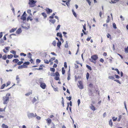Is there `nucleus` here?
Segmentation results:
<instances>
[{"label":"nucleus","instance_id":"46","mask_svg":"<svg viewBox=\"0 0 128 128\" xmlns=\"http://www.w3.org/2000/svg\"><path fill=\"white\" fill-rule=\"evenodd\" d=\"M6 86V84H3L2 85V86L0 88L1 89H3L5 86Z\"/></svg>","mask_w":128,"mask_h":128},{"label":"nucleus","instance_id":"62","mask_svg":"<svg viewBox=\"0 0 128 128\" xmlns=\"http://www.w3.org/2000/svg\"><path fill=\"white\" fill-rule=\"evenodd\" d=\"M50 75L51 76H55V74L54 72H52Z\"/></svg>","mask_w":128,"mask_h":128},{"label":"nucleus","instance_id":"28","mask_svg":"<svg viewBox=\"0 0 128 128\" xmlns=\"http://www.w3.org/2000/svg\"><path fill=\"white\" fill-rule=\"evenodd\" d=\"M118 1L119 0H111V2L112 3L114 4L116 3V2H118Z\"/></svg>","mask_w":128,"mask_h":128},{"label":"nucleus","instance_id":"4","mask_svg":"<svg viewBox=\"0 0 128 128\" xmlns=\"http://www.w3.org/2000/svg\"><path fill=\"white\" fill-rule=\"evenodd\" d=\"M37 1L34 0H29V2L28 4L29 5H32L36 4H35L36 2Z\"/></svg>","mask_w":128,"mask_h":128},{"label":"nucleus","instance_id":"33","mask_svg":"<svg viewBox=\"0 0 128 128\" xmlns=\"http://www.w3.org/2000/svg\"><path fill=\"white\" fill-rule=\"evenodd\" d=\"M23 63V62L22 61H19L18 62L17 64L18 65H20L22 64Z\"/></svg>","mask_w":128,"mask_h":128},{"label":"nucleus","instance_id":"35","mask_svg":"<svg viewBox=\"0 0 128 128\" xmlns=\"http://www.w3.org/2000/svg\"><path fill=\"white\" fill-rule=\"evenodd\" d=\"M70 1V0H67V2H66V4L68 7L69 6L68 4H69Z\"/></svg>","mask_w":128,"mask_h":128},{"label":"nucleus","instance_id":"6","mask_svg":"<svg viewBox=\"0 0 128 128\" xmlns=\"http://www.w3.org/2000/svg\"><path fill=\"white\" fill-rule=\"evenodd\" d=\"M91 58L94 60L96 61L98 58V57L97 55L95 54L92 56Z\"/></svg>","mask_w":128,"mask_h":128},{"label":"nucleus","instance_id":"54","mask_svg":"<svg viewBox=\"0 0 128 128\" xmlns=\"http://www.w3.org/2000/svg\"><path fill=\"white\" fill-rule=\"evenodd\" d=\"M64 66L65 68H67V63L66 62H65L64 63Z\"/></svg>","mask_w":128,"mask_h":128},{"label":"nucleus","instance_id":"13","mask_svg":"<svg viewBox=\"0 0 128 128\" xmlns=\"http://www.w3.org/2000/svg\"><path fill=\"white\" fill-rule=\"evenodd\" d=\"M61 41H58V42L57 43V46L59 48H60V46H61Z\"/></svg>","mask_w":128,"mask_h":128},{"label":"nucleus","instance_id":"11","mask_svg":"<svg viewBox=\"0 0 128 128\" xmlns=\"http://www.w3.org/2000/svg\"><path fill=\"white\" fill-rule=\"evenodd\" d=\"M36 98H37V99H36V98L34 97L32 101V102L33 104H34L36 101H37V100H38V96L36 97Z\"/></svg>","mask_w":128,"mask_h":128},{"label":"nucleus","instance_id":"36","mask_svg":"<svg viewBox=\"0 0 128 128\" xmlns=\"http://www.w3.org/2000/svg\"><path fill=\"white\" fill-rule=\"evenodd\" d=\"M39 82L40 84L43 83V81L42 79V78H40L39 80Z\"/></svg>","mask_w":128,"mask_h":128},{"label":"nucleus","instance_id":"45","mask_svg":"<svg viewBox=\"0 0 128 128\" xmlns=\"http://www.w3.org/2000/svg\"><path fill=\"white\" fill-rule=\"evenodd\" d=\"M20 56H26V54H25L24 53L22 52L20 54Z\"/></svg>","mask_w":128,"mask_h":128},{"label":"nucleus","instance_id":"31","mask_svg":"<svg viewBox=\"0 0 128 128\" xmlns=\"http://www.w3.org/2000/svg\"><path fill=\"white\" fill-rule=\"evenodd\" d=\"M54 79L56 80H60L59 77L58 76H56L55 77Z\"/></svg>","mask_w":128,"mask_h":128},{"label":"nucleus","instance_id":"43","mask_svg":"<svg viewBox=\"0 0 128 128\" xmlns=\"http://www.w3.org/2000/svg\"><path fill=\"white\" fill-rule=\"evenodd\" d=\"M50 70L53 72H54L55 71V69L54 68H50Z\"/></svg>","mask_w":128,"mask_h":128},{"label":"nucleus","instance_id":"50","mask_svg":"<svg viewBox=\"0 0 128 128\" xmlns=\"http://www.w3.org/2000/svg\"><path fill=\"white\" fill-rule=\"evenodd\" d=\"M109 18H110V16H108V18H107V20H106V23H108L109 22V21H110Z\"/></svg>","mask_w":128,"mask_h":128},{"label":"nucleus","instance_id":"53","mask_svg":"<svg viewBox=\"0 0 128 128\" xmlns=\"http://www.w3.org/2000/svg\"><path fill=\"white\" fill-rule=\"evenodd\" d=\"M52 44L54 46H56V41L55 40L53 42H52Z\"/></svg>","mask_w":128,"mask_h":128},{"label":"nucleus","instance_id":"61","mask_svg":"<svg viewBox=\"0 0 128 128\" xmlns=\"http://www.w3.org/2000/svg\"><path fill=\"white\" fill-rule=\"evenodd\" d=\"M70 74H68V77L67 79L68 80H69L70 79Z\"/></svg>","mask_w":128,"mask_h":128},{"label":"nucleus","instance_id":"34","mask_svg":"<svg viewBox=\"0 0 128 128\" xmlns=\"http://www.w3.org/2000/svg\"><path fill=\"white\" fill-rule=\"evenodd\" d=\"M23 68H24V67L23 66V65H21L19 66L18 67V69H22Z\"/></svg>","mask_w":128,"mask_h":128},{"label":"nucleus","instance_id":"5","mask_svg":"<svg viewBox=\"0 0 128 128\" xmlns=\"http://www.w3.org/2000/svg\"><path fill=\"white\" fill-rule=\"evenodd\" d=\"M30 64V62L29 61L23 63V66H24V68H27V66L29 65Z\"/></svg>","mask_w":128,"mask_h":128},{"label":"nucleus","instance_id":"55","mask_svg":"<svg viewBox=\"0 0 128 128\" xmlns=\"http://www.w3.org/2000/svg\"><path fill=\"white\" fill-rule=\"evenodd\" d=\"M83 28L84 30L86 31V24H85L84 25H83Z\"/></svg>","mask_w":128,"mask_h":128},{"label":"nucleus","instance_id":"3","mask_svg":"<svg viewBox=\"0 0 128 128\" xmlns=\"http://www.w3.org/2000/svg\"><path fill=\"white\" fill-rule=\"evenodd\" d=\"M78 86L80 89H82L83 88V86L82 84V82L81 81H79L78 82Z\"/></svg>","mask_w":128,"mask_h":128},{"label":"nucleus","instance_id":"59","mask_svg":"<svg viewBox=\"0 0 128 128\" xmlns=\"http://www.w3.org/2000/svg\"><path fill=\"white\" fill-rule=\"evenodd\" d=\"M86 1L88 2V4L90 5L91 3V2H90V0H86Z\"/></svg>","mask_w":128,"mask_h":128},{"label":"nucleus","instance_id":"49","mask_svg":"<svg viewBox=\"0 0 128 128\" xmlns=\"http://www.w3.org/2000/svg\"><path fill=\"white\" fill-rule=\"evenodd\" d=\"M112 119L114 121H115L117 120V118H116L115 117H113L112 118Z\"/></svg>","mask_w":128,"mask_h":128},{"label":"nucleus","instance_id":"20","mask_svg":"<svg viewBox=\"0 0 128 128\" xmlns=\"http://www.w3.org/2000/svg\"><path fill=\"white\" fill-rule=\"evenodd\" d=\"M2 128H8V126L4 124H2Z\"/></svg>","mask_w":128,"mask_h":128},{"label":"nucleus","instance_id":"41","mask_svg":"<svg viewBox=\"0 0 128 128\" xmlns=\"http://www.w3.org/2000/svg\"><path fill=\"white\" fill-rule=\"evenodd\" d=\"M90 74L89 73L87 72L86 74V78L87 80H88Z\"/></svg>","mask_w":128,"mask_h":128},{"label":"nucleus","instance_id":"9","mask_svg":"<svg viewBox=\"0 0 128 128\" xmlns=\"http://www.w3.org/2000/svg\"><path fill=\"white\" fill-rule=\"evenodd\" d=\"M26 16L22 15V16L21 17L20 19L24 21H25L26 22Z\"/></svg>","mask_w":128,"mask_h":128},{"label":"nucleus","instance_id":"19","mask_svg":"<svg viewBox=\"0 0 128 128\" xmlns=\"http://www.w3.org/2000/svg\"><path fill=\"white\" fill-rule=\"evenodd\" d=\"M19 61V60L18 59H17V58H16V59H14L12 60V62H15L16 63H18V62Z\"/></svg>","mask_w":128,"mask_h":128},{"label":"nucleus","instance_id":"23","mask_svg":"<svg viewBox=\"0 0 128 128\" xmlns=\"http://www.w3.org/2000/svg\"><path fill=\"white\" fill-rule=\"evenodd\" d=\"M42 15L44 17V18H45L47 17V15L46 13L45 12H43L42 13Z\"/></svg>","mask_w":128,"mask_h":128},{"label":"nucleus","instance_id":"57","mask_svg":"<svg viewBox=\"0 0 128 128\" xmlns=\"http://www.w3.org/2000/svg\"><path fill=\"white\" fill-rule=\"evenodd\" d=\"M30 5V7L32 8L34 7V6H36V4H32V5Z\"/></svg>","mask_w":128,"mask_h":128},{"label":"nucleus","instance_id":"47","mask_svg":"<svg viewBox=\"0 0 128 128\" xmlns=\"http://www.w3.org/2000/svg\"><path fill=\"white\" fill-rule=\"evenodd\" d=\"M40 60L38 59H37L36 60V62L37 63L39 64L40 63Z\"/></svg>","mask_w":128,"mask_h":128},{"label":"nucleus","instance_id":"25","mask_svg":"<svg viewBox=\"0 0 128 128\" xmlns=\"http://www.w3.org/2000/svg\"><path fill=\"white\" fill-rule=\"evenodd\" d=\"M72 12L73 15L74 16L76 17L77 15L76 14V13L74 12V10L73 9L72 10Z\"/></svg>","mask_w":128,"mask_h":128},{"label":"nucleus","instance_id":"40","mask_svg":"<svg viewBox=\"0 0 128 128\" xmlns=\"http://www.w3.org/2000/svg\"><path fill=\"white\" fill-rule=\"evenodd\" d=\"M55 59V57L51 58L49 60V62H51L52 60H54Z\"/></svg>","mask_w":128,"mask_h":128},{"label":"nucleus","instance_id":"52","mask_svg":"<svg viewBox=\"0 0 128 128\" xmlns=\"http://www.w3.org/2000/svg\"><path fill=\"white\" fill-rule=\"evenodd\" d=\"M32 92H28L26 94H25V95L26 96H29L30 94H32Z\"/></svg>","mask_w":128,"mask_h":128},{"label":"nucleus","instance_id":"32","mask_svg":"<svg viewBox=\"0 0 128 128\" xmlns=\"http://www.w3.org/2000/svg\"><path fill=\"white\" fill-rule=\"evenodd\" d=\"M108 78L109 79H112V80H114L115 79L114 77L112 76H109Z\"/></svg>","mask_w":128,"mask_h":128},{"label":"nucleus","instance_id":"44","mask_svg":"<svg viewBox=\"0 0 128 128\" xmlns=\"http://www.w3.org/2000/svg\"><path fill=\"white\" fill-rule=\"evenodd\" d=\"M112 26H113V27L114 28H115V29L117 27H116V24H115L114 23L112 24Z\"/></svg>","mask_w":128,"mask_h":128},{"label":"nucleus","instance_id":"64","mask_svg":"<svg viewBox=\"0 0 128 128\" xmlns=\"http://www.w3.org/2000/svg\"><path fill=\"white\" fill-rule=\"evenodd\" d=\"M57 66V64H54L53 66V68H56Z\"/></svg>","mask_w":128,"mask_h":128},{"label":"nucleus","instance_id":"30","mask_svg":"<svg viewBox=\"0 0 128 128\" xmlns=\"http://www.w3.org/2000/svg\"><path fill=\"white\" fill-rule=\"evenodd\" d=\"M44 62L46 64H48L49 63V61H48V60L46 59H45L44 60Z\"/></svg>","mask_w":128,"mask_h":128},{"label":"nucleus","instance_id":"14","mask_svg":"<svg viewBox=\"0 0 128 128\" xmlns=\"http://www.w3.org/2000/svg\"><path fill=\"white\" fill-rule=\"evenodd\" d=\"M17 29V28H12L10 30V33H12L14 32L15 31H16Z\"/></svg>","mask_w":128,"mask_h":128},{"label":"nucleus","instance_id":"24","mask_svg":"<svg viewBox=\"0 0 128 128\" xmlns=\"http://www.w3.org/2000/svg\"><path fill=\"white\" fill-rule=\"evenodd\" d=\"M109 124L111 127L112 126V122L111 119L110 120L109 122Z\"/></svg>","mask_w":128,"mask_h":128},{"label":"nucleus","instance_id":"60","mask_svg":"<svg viewBox=\"0 0 128 128\" xmlns=\"http://www.w3.org/2000/svg\"><path fill=\"white\" fill-rule=\"evenodd\" d=\"M114 81L118 83L119 84H121L120 82L118 80H114Z\"/></svg>","mask_w":128,"mask_h":128},{"label":"nucleus","instance_id":"8","mask_svg":"<svg viewBox=\"0 0 128 128\" xmlns=\"http://www.w3.org/2000/svg\"><path fill=\"white\" fill-rule=\"evenodd\" d=\"M40 87L43 89H44L46 88V85L45 83H42L40 84Z\"/></svg>","mask_w":128,"mask_h":128},{"label":"nucleus","instance_id":"15","mask_svg":"<svg viewBox=\"0 0 128 128\" xmlns=\"http://www.w3.org/2000/svg\"><path fill=\"white\" fill-rule=\"evenodd\" d=\"M29 20H30V21H32L33 20L31 18V17L30 16H28L26 19V20L28 22Z\"/></svg>","mask_w":128,"mask_h":128},{"label":"nucleus","instance_id":"12","mask_svg":"<svg viewBox=\"0 0 128 128\" xmlns=\"http://www.w3.org/2000/svg\"><path fill=\"white\" fill-rule=\"evenodd\" d=\"M22 30L20 28H19L16 31V33L18 34H20L22 32Z\"/></svg>","mask_w":128,"mask_h":128},{"label":"nucleus","instance_id":"27","mask_svg":"<svg viewBox=\"0 0 128 128\" xmlns=\"http://www.w3.org/2000/svg\"><path fill=\"white\" fill-rule=\"evenodd\" d=\"M2 59L4 60H6L7 58V55L6 54H5L2 57Z\"/></svg>","mask_w":128,"mask_h":128},{"label":"nucleus","instance_id":"63","mask_svg":"<svg viewBox=\"0 0 128 128\" xmlns=\"http://www.w3.org/2000/svg\"><path fill=\"white\" fill-rule=\"evenodd\" d=\"M91 38V37H88V38H87L86 39V40L88 41H89L90 40Z\"/></svg>","mask_w":128,"mask_h":128},{"label":"nucleus","instance_id":"51","mask_svg":"<svg viewBox=\"0 0 128 128\" xmlns=\"http://www.w3.org/2000/svg\"><path fill=\"white\" fill-rule=\"evenodd\" d=\"M47 120L48 123L49 124H50L51 122V119L50 118L47 119Z\"/></svg>","mask_w":128,"mask_h":128},{"label":"nucleus","instance_id":"2","mask_svg":"<svg viewBox=\"0 0 128 128\" xmlns=\"http://www.w3.org/2000/svg\"><path fill=\"white\" fill-rule=\"evenodd\" d=\"M6 99L4 100V101L3 104H8V102L9 101V97L8 96H5L4 97Z\"/></svg>","mask_w":128,"mask_h":128},{"label":"nucleus","instance_id":"16","mask_svg":"<svg viewBox=\"0 0 128 128\" xmlns=\"http://www.w3.org/2000/svg\"><path fill=\"white\" fill-rule=\"evenodd\" d=\"M90 108L93 110L94 111L96 110V108L92 104L90 106Z\"/></svg>","mask_w":128,"mask_h":128},{"label":"nucleus","instance_id":"22","mask_svg":"<svg viewBox=\"0 0 128 128\" xmlns=\"http://www.w3.org/2000/svg\"><path fill=\"white\" fill-rule=\"evenodd\" d=\"M86 67L90 70H92V68H91L90 66L86 64Z\"/></svg>","mask_w":128,"mask_h":128},{"label":"nucleus","instance_id":"29","mask_svg":"<svg viewBox=\"0 0 128 128\" xmlns=\"http://www.w3.org/2000/svg\"><path fill=\"white\" fill-rule=\"evenodd\" d=\"M64 47L66 48H68V44L67 41H66V44L65 45Z\"/></svg>","mask_w":128,"mask_h":128},{"label":"nucleus","instance_id":"48","mask_svg":"<svg viewBox=\"0 0 128 128\" xmlns=\"http://www.w3.org/2000/svg\"><path fill=\"white\" fill-rule=\"evenodd\" d=\"M125 52L127 53H128V46L127 47V48H125Z\"/></svg>","mask_w":128,"mask_h":128},{"label":"nucleus","instance_id":"37","mask_svg":"<svg viewBox=\"0 0 128 128\" xmlns=\"http://www.w3.org/2000/svg\"><path fill=\"white\" fill-rule=\"evenodd\" d=\"M55 76H60V74L59 72H56L55 73Z\"/></svg>","mask_w":128,"mask_h":128},{"label":"nucleus","instance_id":"42","mask_svg":"<svg viewBox=\"0 0 128 128\" xmlns=\"http://www.w3.org/2000/svg\"><path fill=\"white\" fill-rule=\"evenodd\" d=\"M118 117H119V118H118L117 120H118V122H119L120 121V119L122 118V116L121 115H119L118 116Z\"/></svg>","mask_w":128,"mask_h":128},{"label":"nucleus","instance_id":"38","mask_svg":"<svg viewBox=\"0 0 128 128\" xmlns=\"http://www.w3.org/2000/svg\"><path fill=\"white\" fill-rule=\"evenodd\" d=\"M60 24L58 25L56 28V30H59L60 27Z\"/></svg>","mask_w":128,"mask_h":128},{"label":"nucleus","instance_id":"39","mask_svg":"<svg viewBox=\"0 0 128 128\" xmlns=\"http://www.w3.org/2000/svg\"><path fill=\"white\" fill-rule=\"evenodd\" d=\"M10 52L11 53H12V54H14V55L16 54V52L13 50L10 51Z\"/></svg>","mask_w":128,"mask_h":128},{"label":"nucleus","instance_id":"7","mask_svg":"<svg viewBox=\"0 0 128 128\" xmlns=\"http://www.w3.org/2000/svg\"><path fill=\"white\" fill-rule=\"evenodd\" d=\"M46 11L47 13L48 14H50V13L52 12V9H50L49 8H46Z\"/></svg>","mask_w":128,"mask_h":128},{"label":"nucleus","instance_id":"1","mask_svg":"<svg viewBox=\"0 0 128 128\" xmlns=\"http://www.w3.org/2000/svg\"><path fill=\"white\" fill-rule=\"evenodd\" d=\"M27 116L29 119L33 117H34L36 116V114H34L33 113H29L27 112Z\"/></svg>","mask_w":128,"mask_h":128},{"label":"nucleus","instance_id":"10","mask_svg":"<svg viewBox=\"0 0 128 128\" xmlns=\"http://www.w3.org/2000/svg\"><path fill=\"white\" fill-rule=\"evenodd\" d=\"M56 36H57L60 37V38H62V36L61 33L58 32L56 34Z\"/></svg>","mask_w":128,"mask_h":128},{"label":"nucleus","instance_id":"17","mask_svg":"<svg viewBox=\"0 0 128 128\" xmlns=\"http://www.w3.org/2000/svg\"><path fill=\"white\" fill-rule=\"evenodd\" d=\"M13 55L12 54L8 55L7 56V58L8 59H11L13 57Z\"/></svg>","mask_w":128,"mask_h":128},{"label":"nucleus","instance_id":"56","mask_svg":"<svg viewBox=\"0 0 128 128\" xmlns=\"http://www.w3.org/2000/svg\"><path fill=\"white\" fill-rule=\"evenodd\" d=\"M115 70L117 72L118 74H120V72L118 70V69L117 68H116L115 69Z\"/></svg>","mask_w":128,"mask_h":128},{"label":"nucleus","instance_id":"21","mask_svg":"<svg viewBox=\"0 0 128 128\" xmlns=\"http://www.w3.org/2000/svg\"><path fill=\"white\" fill-rule=\"evenodd\" d=\"M32 55L30 52H29L28 54V57L29 58H32Z\"/></svg>","mask_w":128,"mask_h":128},{"label":"nucleus","instance_id":"26","mask_svg":"<svg viewBox=\"0 0 128 128\" xmlns=\"http://www.w3.org/2000/svg\"><path fill=\"white\" fill-rule=\"evenodd\" d=\"M62 74H64L65 73V70L64 67H62Z\"/></svg>","mask_w":128,"mask_h":128},{"label":"nucleus","instance_id":"58","mask_svg":"<svg viewBox=\"0 0 128 128\" xmlns=\"http://www.w3.org/2000/svg\"><path fill=\"white\" fill-rule=\"evenodd\" d=\"M80 104V100L78 99V106Z\"/></svg>","mask_w":128,"mask_h":128},{"label":"nucleus","instance_id":"18","mask_svg":"<svg viewBox=\"0 0 128 128\" xmlns=\"http://www.w3.org/2000/svg\"><path fill=\"white\" fill-rule=\"evenodd\" d=\"M49 21L51 22L52 24H54L55 23L56 20L55 19H50L49 20Z\"/></svg>","mask_w":128,"mask_h":128}]
</instances>
